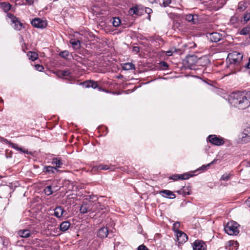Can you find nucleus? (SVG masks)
I'll return each mask as SVG.
<instances>
[{
	"label": "nucleus",
	"mask_w": 250,
	"mask_h": 250,
	"mask_svg": "<svg viewBox=\"0 0 250 250\" xmlns=\"http://www.w3.org/2000/svg\"><path fill=\"white\" fill-rule=\"evenodd\" d=\"M231 97L232 103L239 109H244L250 106V91L233 92Z\"/></svg>",
	"instance_id": "nucleus-1"
},
{
	"label": "nucleus",
	"mask_w": 250,
	"mask_h": 250,
	"mask_svg": "<svg viewBox=\"0 0 250 250\" xmlns=\"http://www.w3.org/2000/svg\"><path fill=\"white\" fill-rule=\"evenodd\" d=\"M228 58L229 62V67L231 68H234V73L240 71L243 59L242 54L237 52H233L228 55Z\"/></svg>",
	"instance_id": "nucleus-2"
},
{
	"label": "nucleus",
	"mask_w": 250,
	"mask_h": 250,
	"mask_svg": "<svg viewBox=\"0 0 250 250\" xmlns=\"http://www.w3.org/2000/svg\"><path fill=\"white\" fill-rule=\"evenodd\" d=\"M95 208L103 210L104 208V206L99 203L93 204V203L91 200H86L83 202L80 211L82 213H85Z\"/></svg>",
	"instance_id": "nucleus-3"
},
{
	"label": "nucleus",
	"mask_w": 250,
	"mask_h": 250,
	"mask_svg": "<svg viewBox=\"0 0 250 250\" xmlns=\"http://www.w3.org/2000/svg\"><path fill=\"white\" fill-rule=\"evenodd\" d=\"M240 225L236 222L231 220L225 226L224 229L229 235H237L239 233L238 227Z\"/></svg>",
	"instance_id": "nucleus-4"
},
{
	"label": "nucleus",
	"mask_w": 250,
	"mask_h": 250,
	"mask_svg": "<svg viewBox=\"0 0 250 250\" xmlns=\"http://www.w3.org/2000/svg\"><path fill=\"white\" fill-rule=\"evenodd\" d=\"M7 16L11 20L12 22L14 24V28L15 30L19 31L24 27L23 24L14 15L9 13Z\"/></svg>",
	"instance_id": "nucleus-5"
},
{
	"label": "nucleus",
	"mask_w": 250,
	"mask_h": 250,
	"mask_svg": "<svg viewBox=\"0 0 250 250\" xmlns=\"http://www.w3.org/2000/svg\"><path fill=\"white\" fill-rule=\"evenodd\" d=\"M31 23L34 27L38 28H44L47 25V23L45 20L38 18L32 20L31 21Z\"/></svg>",
	"instance_id": "nucleus-6"
},
{
	"label": "nucleus",
	"mask_w": 250,
	"mask_h": 250,
	"mask_svg": "<svg viewBox=\"0 0 250 250\" xmlns=\"http://www.w3.org/2000/svg\"><path fill=\"white\" fill-rule=\"evenodd\" d=\"M208 140L210 143L216 146H221L225 143L222 137H218L216 135H209Z\"/></svg>",
	"instance_id": "nucleus-7"
},
{
	"label": "nucleus",
	"mask_w": 250,
	"mask_h": 250,
	"mask_svg": "<svg viewBox=\"0 0 250 250\" xmlns=\"http://www.w3.org/2000/svg\"><path fill=\"white\" fill-rule=\"evenodd\" d=\"M177 241L179 244H182L187 241L188 237L187 235L184 232L178 231L176 233Z\"/></svg>",
	"instance_id": "nucleus-8"
},
{
	"label": "nucleus",
	"mask_w": 250,
	"mask_h": 250,
	"mask_svg": "<svg viewBox=\"0 0 250 250\" xmlns=\"http://www.w3.org/2000/svg\"><path fill=\"white\" fill-rule=\"evenodd\" d=\"M206 248V244L202 240H197L193 243V250H205Z\"/></svg>",
	"instance_id": "nucleus-9"
},
{
	"label": "nucleus",
	"mask_w": 250,
	"mask_h": 250,
	"mask_svg": "<svg viewBox=\"0 0 250 250\" xmlns=\"http://www.w3.org/2000/svg\"><path fill=\"white\" fill-rule=\"evenodd\" d=\"M250 141V127L245 128L242 133V142L245 143Z\"/></svg>",
	"instance_id": "nucleus-10"
},
{
	"label": "nucleus",
	"mask_w": 250,
	"mask_h": 250,
	"mask_svg": "<svg viewBox=\"0 0 250 250\" xmlns=\"http://www.w3.org/2000/svg\"><path fill=\"white\" fill-rule=\"evenodd\" d=\"M198 58L195 55H190L187 57L186 61L188 66L192 67L197 63Z\"/></svg>",
	"instance_id": "nucleus-11"
},
{
	"label": "nucleus",
	"mask_w": 250,
	"mask_h": 250,
	"mask_svg": "<svg viewBox=\"0 0 250 250\" xmlns=\"http://www.w3.org/2000/svg\"><path fill=\"white\" fill-rule=\"evenodd\" d=\"M191 176V175L188 173H184L183 174H173L169 177V179H172L174 181L178 180H187Z\"/></svg>",
	"instance_id": "nucleus-12"
},
{
	"label": "nucleus",
	"mask_w": 250,
	"mask_h": 250,
	"mask_svg": "<svg viewBox=\"0 0 250 250\" xmlns=\"http://www.w3.org/2000/svg\"><path fill=\"white\" fill-rule=\"evenodd\" d=\"M160 194L163 197L169 198V199H174L176 197V196L173 192L169 190H162L160 191Z\"/></svg>",
	"instance_id": "nucleus-13"
},
{
	"label": "nucleus",
	"mask_w": 250,
	"mask_h": 250,
	"mask_svg": "<svg viewBox=\"0 0 250 250\" xmlns=\"http://www.w3.org/2000/svg\"><path fill=\"white\" fill-rule=\"evenodd\" d=\"M66 211L64 210L62 207H57L55 208L54 210V215L57 218H60L63 216Z\"/></svg>",
	"instance_id": "nucleus-14"
},
{
	"label": "nucleus",
	"mask_w": 250,
	"mask_h": 250,
	"mask_svg": "<svg viewBox=\"0 0 250 250\" xmlns=\"http://www.w3.org/2000/svg\"><path fill=\"white\" fill-rule=\"evenodd\" d=\"M82 84L86 88L92 87L96 88L98 87L97 82L92 80L85 81L82 83Z\"/></svg>",
	"instance_id": "nucleus-15"
},
{
	"label": "nucleus",
	"mask_w": 250,
	"mask_h": 250,
	"mask_svg": "<svg viewBox=\"0 0 250 250\" xmlns=\"http://www.w3.org/2000/svg\"><path fill=\"white\" fill-rule=\"evenodd\" d=\"M198 16L191 14H187L185 16V19L188 22L195 24L197 20Z\"/></svg>",
	"instance_id": "nucleus-16"
},
{
	"label": "nucleus",
	"mask_w": 250,
	"mask_h": 250,
	"mask_svg": "<svg viewBox=\"0 0 250 250\" xmlns=\"http://www.w3.org/2000/svg\"><path fill=\"white\" fill-rule=\"evenodd\" d=\"M209 63V59L206 56L198 58L197 65L200 66H206Z\"/></svg>",
	"instance_id": "nucleus-17"
},
{
	"label": "nucleus",
	"mask_w": 250,
	"mask_h": 250,
	"mask_svg": "<svg viewBox=\"0 0 250 250\" xmlns=\"http://www.w3.org/2000/svg\"><path fill=\"white\" fill-rule=\"evenodd\" d=\"M108 234V230L107 228L103 227L99 230L97 235L101 238H105L107 236Z\"/></svg>",
	"instance_id": "nucleus-18"
},
{
	"label": "nucleus",
	"mask_w": 250,
	"mask_h": 250,
	"mask_svg": "<svg viewBox=\"0 0 250 250\" xmlns=\"http://www.w3.org/2000/svg\"><path fill=\"white\" fill-rule=\"evenodd\" d=\"M210 39L212 42H217L221 39V35L217 32H213L210 34Z\"/></svg>",
	"instance_id": "nucleus-19"
},
{
	"label": "nucleus",
	"mask_w": 250,
	"mask_h": 250,
	"mask_svg": "<svg viewBox=\"0 0 250 250\" xmlns=\"http://www.w3.org/2000/svg\"><path fill=\"white\" fill-rule=\"evenodd\" d=\"M18 234L23 238H27L30 236V232L28 229H20L18 231Z\"/></svg>",
	"instance_id": "nucleus-20"
},
{
	"label": "nucleus",
	"mask_w": 250,
	"mask_h": 250,
	"mask_svg": "<svg viewBox=\"0 0 250 250\" xmlns=\"http://www.w3.org/2000/svg\"><path fill=\"white\" fill-rule=\"evenodd\" d=\"M141 9L138 6L132 7L130 8L129 12L130 14H135L137 15H141Z\"/></svg>",
	"instance_id": "nucleus-21"
},
{
	"label": "nucleus",
	"mask_w": 250,
	"mask_h": 250,
	"mask_svg": "<svg viewBox=\"0 0 250 250\" xmlns=\"http://www.w3.org/2000/svg\"><path fill=\"white\" fill-rule=\"evenodd\" d=\"M70 226V223L69 221H64L60 224V229L62 231H65L69 228Z\"/></svg>",
	"instance_id": "nucleus-22"
},
{
	"label": "nucleus",
	"mask_w": 250,
	"mask_h": 250,
	"mask_svg": "<svg viewBox=\"0 0 250 250\" xmlns=\"http://www.w3.org/2000/svg\"><path fill=\"white\" fill-rule=\"evenodd\" d=\"M0 6L4 12H7L11 8V5L8 2L0 3Z\"/></svg>",
	"instance_id": "nucleus-23"
},
{
	"label": "nucleus",
	"mask_w": 250,
	"mask_h": 250,
	"mask_svg": "<svg viewBox=\"0 0 250 250\" xmlns=\"http://www.w3.org/2000/svg\"><path fill=\"white\" fill-rule=\"evenodd\" d=\"M123 69L125 70H133L135 69V66L134 64L132 63H125L123 66Z\"/></svg>",
	"instance_id": "nucleus-24"
},
{
	"label": "nucleus",
	"mask_w": 250,
	"mask_h": 250,
	"mask_svg": "<svg viewBox=\"0 0 250 250\" xmlns=\"http://www.w3.org/2000/svg\"><path fill=\"white\" fill-rule=\"evenodd\" d=\"M57 170V167L51 166H45L43 169V172L44 173H54V170Z\"/></svg>",
	"instance_id": "nucleus-25"
},
{
	"label": "nucleus",
	"mask_w": 250,
	"mask_h": 250,
	"mask_svg": "<svg viewBox=\"0 0 250 250\" xmlns=\"http://www.w3.org/2000/svg\"><path fill=\"white\" fill-rule=\"evenodd\" d=\"M29 60L34 61L38 58V54L35 52H29L27 54Z\"/></svg>",
	"instance_id": "nucleus-26"
},
{
	"label": "nucleus",
	"mask_w": 250,
	"mask_h": 250,
	"mask_svg": "<svg viewBox=\"0 0 250 250\" xmlns=\"http://www.w3.org/2000/svg\"><path fill=\"white\" fill-rule=\"evenodd\" d=\"M70 43L72 45V46L75 48H79L80 46V41L78 40H76L74 39H72L70 41Z\"/></svg>",
	"instance_id": "nucleus-27"
},
{
	"label": "nucleus",
	"mask_w": 250,
	"mask_h": 250,
	"mask_svg": "<svg viewBox=\"0 0 250 250\" xmlns=\"http://www.w3.org/2000/svg\"><path fill=\"white\" fill-rule=\"evenodd\" d=\"M247 8L246 2L243 1H240L239 2L238 5L237 9L240 11H244Z\"/></svg>",
	"instance_id": "nucleus-28"
},
{
	"label": "nucleus",
	"mask_w": 250,
	"mask_h": 250,
	"mask_svg": "<svg viewBox=\"0 0 250 250\" xmlns=\"http://www.w3.org/2000/svg\"><path fill=\"white\" fill-rule=\"evenodd\" d=\"M250 33V26H247L244 27L240 32V34L242 35H247Z\"/></svg>",
	"instance_id": "nucleus-29"
},
{
	"label": "nucleus",
	"mask_w": 250,
	"mask_h": 250,
	"mask_svg": "<svg viewBox=\"0 0 250 250\" xmlns=\"http://www.w3.org/2000/svg\"><path fill=\"white\" fill-rule=\"evenodd\" d=\"M52 164L53 165H55L56 167H61L62 165V163L60 159H58V158H53L52 159Z\"/></svg>",
	"instance_id": "nucleus-30"
},
{
	"label": "nucleus",
	"mask_w": 250,
	"mask_h": 250,
	"mask_svg": "<svg viewBox=\"0 0 250 250\" xmlns=\"http://www.w3.org/2000/svg\"><path fill=\"white\" fill-rule=\"evenodd\" d=\"M112 23L114 27H118L120 25L121 20L119 17H114L112 19Z\"/></svg>",
	"instance_id": "nucleus-31"
},
{
	"label": "nucleus",
	"mask_w": 250,
	"mask_h": 250,
	"mask_svg": "<svg viewBox=\"0 0 250 250\" xmlns=\"http://www.w3.org/2000/svg\"><path fill=\"white\" fill-rule=\"evenodd\" d=\"M180 227V222L178 221L175 222L173 224L172 229L174 232H175L176 233H177L178 231H181V230H179Z\"/></svg>",
	"instance_id": "nucleus-32"
},
{
	"label": "nucleus",
	"mask_w": 250,
	"mask_h": 250,
	"mask_svg": "<svg viewBox=\"0 0 250 250\" xmlns=\"http://www.w3.org/2000/svg\"><path fill=\"white\" fill-rule=\"evenodd\" d=\"M44 192L47 195H50L52 194V188L50 186H47L44 189Z\"/></svg>",
	"instance_id": "nucleus-33"
},
{
	"label": "nucleus",
	"mask_w": 250,
	"mask_h": 250,
	"mask_svg": "<svg viewBox=\"0 0 250 250\" xmlns=\"http://www.w3.org/2000/svg\"><path fill=\"white\" fill-rule=\"evenodd\" d=\"M160 67L162 70H167L168 69V65L166 62L162 61L160 63Z\"/></svg>",
	"instance_id": "nucleus-34"
},
{
	"label": "nucleus",
	"mask_w": 250,
	"mask_h": 250,
	"mask_svg": "<svg viewBox=\"0 0 250 250\" xmlns=\"http://www.w3.org/2000/svg\"><path fill=\"white\" fill-rule=\"evenodd\" d=\"M60 73L62 77H69L70 75V72L68 70H62Z\"/></svg>",
	"instance_id": "nucleus-35"
},
{
	"label": "nucleus",
	"mask_w": 250,
	"mask_h": 250,
	"mask_svg": "<svg viewBox=\"0 0 250 250\" xmlns=\"http://www.w3.org/2000/svg\"><path fill=\"white\" fill-rule=\"evenodd\" d=\"M244 21L247 23L250 20V13L247 12L243 17Z\"/></svg>",
	"instance_id": "nucleus-36"
},
{
	"label": "nucleus",
	"mask_w": 250,
	"mask_h": 250,
	"mask_svg": "<svg viewBox=\"0 0 250 250\" xmlns=\"http://www.w3.org/2000/svg\"><path fill=\"white\" fill-rule=\"evenodd\" d=\"M238 17L235 16H233L230 18V22L232 24H235L238 21Z\"/></svg>",
	"instance_id": "nucleus-37"
},
{
	"label": "nucleus",
	"mask_w": 250,
	"mask_h": 250,
	"mask_svg": "<svg viewBox=\"0 0 250 250\" xmlns=\"http://www.w3.org/2000/svg\"><path fill=\"white\" fill-rule=\"evenodd\" d=\"M69 55V53L67 51H62L59 53V55L62 58H66Z\"/></svg>",
	"instance_id": "nucleus-38"
},
{
	"label": "nucleus",
	"mask_w": 250,
	"mask_h": 250,
	"mask_svg": "<svg viewBox=\"0 0 250 250\" xmlns=\"http://www.w3.org/2000/svg\"><path fill=\"white\" fill-rule=\"evenodd\" d=\"M35 67L36 70L40 72H42L44 70V67L42 65L39 64L35 65Z\"/></svg>",
	"instance_id": "nucleus-39"
},
{
	"label": "nucleus",
	"mask_w": 250,
	"mask_h": 250,
	"mask_svg": "<svg viewBox=\"0 0 250 250\" xmlns=\"http://www.w3.org/2000/svg\"><path fill=\"white\" fill-rule=\"evenodd\" d=\"M230 174H223L221 178V180H223V181H228L229 179L230 178Z\"/></svg>",
	"instance_id": "nucleus-40"
},
{
	"label": "nucleus",
	"mask_w": 250,
	"mask_h": 250,
	"mask_svg": "<svg viewBox=\"0 0 250 250\" xmlns=\"http://www.w3.org/2000/svg\"><path fill=\"white\" fill-rule=\"evenodd\" d=\"M9 144L12 148L19 151L20 147L17 144L11 142H9Z\"/></svg>",
	"instance_id": "nucleus-41"
},
{
	"label": "nucleus",
	"mask_w": 250,
	"mask_h": 250,
	"mask_svg": "<svg viewBox=\"0 0 250 250\" xmlns=\"http://www.w3.org/2000/svg\"><path fill=\"white\" fill-rule=\"evenodd\" d=\"M171 3V0H163L162 5L166 7Z\"/></svg>",
	"instance_id": "nucleus-42"
},
{
	"label": "nucleus",
	"mask_w": 250,
	"mask_h": 250,
	"mask_svg": "<svg viewBox=\"0 0 250 250\" xmlns=\"http://www.w3.org/2000/svg\"><path fill=\"white\" fill-rule=\"evenodd\" d=\"M98 169L99 170H107L109 169V167L107 165H101L99 166Z\"/></svg>",
	"instance_id": "nucleus-43"
},
{
	"label": "nucleus",
	"mask_w": 250,
	"mask_h": 250,
	"mask_svg": "<svg viewBox=\"0 0 250 250\" xmlns=\"http://www.w3.org/2000/svg\"><path fill=\"white\" fill-rule=\"evenodd\" d=\"M215 161V160H214L213 161H212L211 163L208 164V165H203L201 168H200V169L201 170H205L206 169V168L207 167H209L211 165L213 164L214 162Z\"/></svg>",
	"instance_id": "nucleus-44"
},
{
	"label": "nucleus",
	"mask_w": 250,
	"mask_h": 250,
	"mask_svg": "<svg viewBox=\"0 0 250 250\" xmlns=\"http://www.w3.org/2000/svg\"><path fill=\"white\" fill-rule=\"evenodd\" d=\"M184 189H185L184 196H186V195L191 194V189H190V187H188Z\"/></svg>",
	"instance_id": "nucleus-45"
},
{
	"label": "nucleus",
	"mask_w": 250,
	"mask_h": 250,
	"mask_svg": "<svg viewBox=\"0 0 250 250\" xmlns=\"http://www.w3.org/2000/svg\"><path fill=\"white\" fill-rule=\"evenodd\" d=\"M137 250H149L144 245H141L139 246Z\"/></svg>",
	"instance_id": "nucleus-46"
},
{
	"label": "nucleus",
	"mask_w": 250,
	"mask_h": 250,
	"mask_svg": "<svg viewBox=\"0 0 250 250\" xmlns=\"http://www.w3.org/2000/svg\"><path fill=\"white\" fill-rule=\"evenodd\" d=\"M140 51V48L138 46H134L132 48V51L136 53H137Z\"/></svg>",
	"instance_id": "nucleus-47"
},
{
	"label": "nucleus",
	"mask_w": 250,
	"mask_h": 250,
	"mask_svg": "<svg viewBox=\"0 0 250 250\" xmlns=\"http://www.w3.org/2000/svg\"><path fill=\"white\" fill-rule=\"evenodd\" d=\"M170 51H171V53L173 54L174 53H177L180 52V50L179 49H177L175 48H172L170 49Z\"/></svg>",
	"instance_id": "nucleus-48"
},
{
	"label": "nucleus",
	"mask_w": 250,
	"mask_h": 250,
	"mask_svg": "<svg viewBox=\"0 0 250 250\" xmlns=\"http://www.w3.org/2000/svg\"><path fill=\"white\" fill-rule=\"evenodd\" d=\"M179 194H183L184 195L185 189L183 188H181L180 190L176 191Z\"/></svg>",
	"instance_id": "nucleus-49"
},
{
	"label": "nucleus",
	"mask_w": 250,
	"mask_h": 250,
	"mask_svg": "<svg viewBox=\"0 0 250 250\" xmlns=\"http://www.w3.org/2000/svg\"><path fill=\"white\" fill-rule=\"evenodd\" d=\"M145 12L148 15H150V14H151L152 12V10L150 8H146Z\"/></svg>",
	"instance_id": "nucleus-50"
},
{
	"label": "nucleus",
	"mask_w": 250,
	"mask_h": 250,
	"mask_svg": "<svg viewBox=\"0 0 250 250\" xmlns=\"http://www.w3.org/2000/svg\"><path fill=\"white\" fill-rule=\"evenodd\" d=\"M245 204L247 206L250 208V197L246 201Z\"/></svg>",
	"instance_id": "nucleus-51"
},
{
	"label": "nucleus",
	"mask_w": 250,
	"mask_h": 250,
	"mask_svg": "<svg viewBox=\"0 0 250 250\" xmlns=\"http://www.w3.org/2000/svg\"><path fill=\"white\" fill-rule=\"evenodd\" d=\"M19 151H20L24 153H26V154L28 153V151L27 150H25L24 149H23L21 147L20 148Z\"/></svg>",
	"instance_id": "nucleus-52"
},
{
	"label": "nucleus",
	"mask_w": 250,
	"mask_h": 250,
	"mask_svg": "<svg viewBox=\"0 0 250 250\" xmlns=\"http://www.w3.org/2000/svg\"><path fill=\"white\" fill-rule=\"evenodd\" d=\"M172 55V53H171V51L170 50H169L168 51L166 52V55L167 56H170Z\"/></svg>",
	"instance_id": "nucleus-53"
},
{
	"label": "nucleus",
	"mask_w": 250,
	"mask_h": 250,
	"mask_svg": "<svg viewBox=\"0 0 250 250\" xmlns=\"http://www.w3.org/2000/svg\"><path fill=\"white\" fill-rule=\"evenodd\" d=\"M245 67L249 69H250V58L249 59V62L245 65Z\"/></svg>",
	"instance_id": "nucleus-54"
},
{
	"label": "nucleus",
	"mask_w": 250,
	"mask_h": 250,
	"mask_svg": "<svg viewBox=\"0 0 250 250\" xmlns=\"http://www.w3.org/2000/svg\"><path fill=\"white\" fill-rule=\"evenodd\" d=\"M148 19L150 20V15H148Z\"/></svg>",
	"instance_id": "nucleus-55"
},
{
	"label": "nucleus",
	"mask_w": 250,
	"mask_h": 250,
	"mask_svg": "<svg viewBox=\"0 0 250 250\" xmlns=\"http://www.w3.org/2000/svg\"><path fill=\"white\" fill-rule=\"evenodd\" d=\"M26 1L27 2H30L31 1V0H26Z\"/></svg>",
	"instance_id": "nucleus-56"
},
{
	"label": "nucleus",
	"mask_w": 250,
	"mask_h": 250,
	"mask_svg": "<svg viewBox=\"0 0 250 250\" xmlns=\"http://www.w3.org/2000/svg\"><path fill=\"white\" fill-rule=\"evenodd\" d=\"M0 102H2V103L3 102V100L1 98H0Z\"/></svg>",
	"instance_id": "nucleus-57"
},
{
	"label": "nucleus",
	"mask_w": 250,
	"mask_h": 250,
	"mask_svg": "<svg viewBox=\"0 0 250 250\" xmlns=\"http://www.w3.org/2000/svg\"><path fill=\"white\" fill-rule=\"evenodd\" d=\"M90 199H93V198L90 196Z\"/></svg>",
	"instance_id": "nucleus-58"
}]
</instances>
